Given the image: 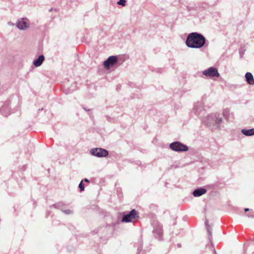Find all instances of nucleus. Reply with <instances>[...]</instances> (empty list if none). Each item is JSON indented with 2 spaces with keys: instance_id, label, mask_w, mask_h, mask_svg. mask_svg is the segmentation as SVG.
<instances>
[{
  "instance_id": "9b49d317",
  "label": "nucleus",
  "mask_w": 254,
  "mask_h": 254,
  "mask_svg": "<svg viewBox=\"0 0 254 254\" xmlns=\"http://www.w3.org/2000/svg\"><path fill=\"white\" fill-rule=\"evenodd\" d=\"M242 133L247 136H251L254 135V128L250 129H243L242 130Z\"/></svg>"
},
{
  "instance_id": "2eb2a0df",
  "label": "nucleus",
  "mask_w": 254,
  "mask_h": 254,
  "mask_svg": "<svg viewBox=\"0 0 254 254\" xmlns=\"http://www.w3.org/2000/svg\"><path fill=\"white\" fill-rule=\"evenodd\" d=\"M245 211L246 212L248 211H249V208H245Z\"/></svg>"
},
{
  "instance_id": "9d476101",
  "label": "nucleus",
  "mask_w": 254,
  "mask_h": 254,
  "mask_svg": "<svg viewBox=\"0 0 254 254\" xmlns=\"http://www.w3.org/2000/svg\"><path fill=\"white\" fill-rule=\"evenodd\" d=\"M44 60V56L41 55L39 57V58L35 60L34 61L33 64L35 66H39L42 64Z\"/></svg>"
},
{
  "instance_id": "4468645a",
  "label": "nucleus",
  "mask_w": 254,
  "mask_h": 254,
  "mask_svg": "<svg viewBox=\"0 0 254 254\" xmlns=\"http://www.w3.org/2000/svg\"><path fill=\"white\" fill-rule=\"evenodd\" d=\"M84 181L85 182H89V180H88L87 179H84Z\"/></svg>"
},
{
  "instance_id": "6e6552de",
  "label": "nucleus",
  "mask_w": 254,
  "mask_h": 254,
  "mask_svg": "<svg viewBox=\"0 0 254 254\" xmlns=\"http://www.w3.org/2000/svg\"><path fill=\"white\" fill-rule=\"evenodd\" d=\"M206 192V190L203 188H200L194 190L193 192V195L195 197L199 196Z\"/></svg>"
},
{
  "instance_id": "f8f14e48",
  "label": "nucleus",
  "mask_w": 254,
  "mask_h": 254,
  "mask_svg": "<svg viewBox=\"0 0 254 254\" xmlns=\"http://www.w3.org/2000/svg\"><path fill=\"white\" fill-rule=\"evenodd\" d=\"M79 188L80 189V191H83L84 190V185L83 183V181H82L79 185Z\"/></svg>"
},
{
  "instance_id": "7ed1b4c3",
  "label": "nucleus",
  "mask_w": 254,
  "mask_h": 254,
  "mask_svg": "<svg viewBox=\"0 0 254 254\" xmlns=\"http://www.w3.org/2000/svg\"><path fill=\"white\" fill-rule=\"evenodd\" d=\"M170 147L172 150L176 151H186L188 150V147L187 146L179 142L172 143L170 145Z\"/></svg>"
},
{
  "instance_id": "1a4fd4ad",
  "label": "nucleus",
  "mask_w": 254,
  "mask_h": 254,
  "mask_svg": "<svg viewBox=\"0 0 254 254\" xmlns=\"http://www.w3.org/2000/svg\"><path fill=\"white\" fill-rule=\"evenodd\" d=\"M245 77L247 82L250 85L254 84V78L252 74L250 72H247Z\"/></svg>"
},
{
  "instance_id": "39448f33",
  "label": "nucleus",
  "mask_w": 254,
  "mask_h": 254,
  "mask_svg": "<svg viewBox=\"0 0 254 254\" xmlns=\"http://www.w3.org/2000/svg\"><path fill=\"white\" fill-rule=\"evenodd\" d=\"M203 74L209 77H214V76H219V73L218 72L217 69L215 67H210L206 70H205L203 71Z\"/></svg>"
},
{
  "instance_id": "423d86ee",
  "label": "nucleus",
  "mask_w": 254,
  "mask_h": 254,
  "mask_svg": "<svg viewBox=\"0 0 254 254\" xmlns=\"http://www.w3.org/2000/svg\"><path fill=\"white\" fill-rule=\"evenodd\" d=\"M117 62V57L112 56L109 57L108 59L104 62L103 65L106 68H109L110 66L114 65Z\"/></svg>"
},
{
  "instance_id": "20e7f679",
  "label": "nucleus",
  "mask_w": 254,
  "mask_h": 254,
  "mask_svg": "<svg viewBox=\"0 0 254 254\" xmlns=\"http://www.w3.org/2000/svg\"><path fill=\"white\" fill-rule=\"evenodd\" d=\"M91 153L92 155L99 157H105L108 154V152L106 150L97 148L92 149Z\"/></svg>"
},
{
  "instance_id": "ddd939ff",
  "label": "nucleus",
  "mask_w": 254,
  "mask_h": 254,
  "mask_svg": "<svg viewBox=\"0 0 254 254\" xmlns=\"http://www.w3.org/2000/svg\"><path fill=\"white\" fill-rule=\"evenodd\" d=\"M126 2V0H119V1L118 2V4L122 6H125Z\"/></svg>"
},
{
  "instance_id": "0eeeda50",
  "label": "nucleus",
  "mask_w": 254,
  "mask_h": 254,
  "mask_svg": "<svg viewBox=\"0 0 254 254\" xmlns=\"http://www.w3.org/2000/svg\"><path fill=\"white\" fill-rule=\"evenodd\" d=\"M17 27L21 30H25L29 27L28 20L27 19L22 18L18 20L17 23Z\"/></svg>"
},
{
  "instance_id": "f257e3e1",
  "label": "nucleus",
  "mask_w": 254,
  "mask_h": 254,
  "mask_svg": "<svg viewBox=\"0 0 254 254\" xmlns=\"http://www.w3.org/2000/svg\"><path fill=\"white\" fill-rule=\"evenodd\" d=\"M186 43L189 47L200 48L204 45L205 39L202 35L194 32L189 35Z\"/></svg>"
},
{
  "instance_id": "f03ea898",
  "label": "nucleus",
  "mask_w": 254,
  "mask_h": 254,
  "mask_svg": "<svg viewBox=\"0 0 254 254\" xmlns=\"http://www.w3.org/2000/svg\"><path fill=\"white\" fill-rule=\"evenodd\" d=\"M139 217L135 209H132L129 214L125 215L122 219L123 222H133L134 220Z\"/></svg>"
}]
</instances>
